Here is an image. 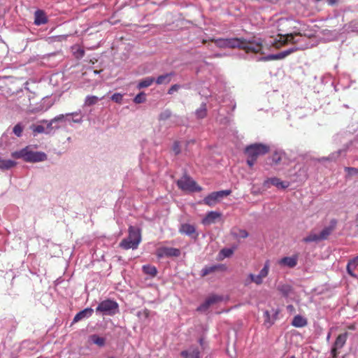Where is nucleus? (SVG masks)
Listing matches in <instances>:
<instances>
[{
  "instance_id": "27",
  "label": "nucleus",
  "mask_w": 358,
  "mask_h": 358,
  "mask_svg": "<svg viewBox=\"0 0 358 358\" xmlns=\"http://www.w3.org/2000/svg\"><path fill=\"white\" fill-rule=\"evenodd\" d=\"M231 48H235L236 46H230ZM239 48L243 50L246 53L253 52L257 53L259 52L262 50V46H237Z\"/></svg>"
},
{
  "instance_id": "34",
  "label": "nucleus",
  "mask_w": 358,
  "mask_h": 358,
  "mask_svg": "<svg viewBox=\"0 0 358 358\" xmlns=\"http://www.w3.org/2000/svg\"><path fill=\"white\" fill-rule=\"evenodd\" d=\"M99 101V98L96 96H87L85 101L86 106H90L96 104Z\"/></svg>"
},
{
  "instance_id": "16",
  "label": "nucleus",
  "mask_w": 358,
  "mask_h": 358,
  "mask_svg": "<svg viewBox=\"0 0 358 358\" xmlns=\"http://www.w3.org/2000/svg\"><path fill=\"white\" fill-rule=\"evenodd\" d=\"M297 257H285L278 261V264L281 266H285L289 268H294L297 264Z\"/></svg>"
},
{
  "instance_id": "56",
  "label": "nucleus",
  "mask_w": 358,
  "mask_h": 358,
  "mask_svg": "<svg viewBox=\"0 0 358 358\" xmlns=\"http://www.w3.org/2000/svg\"><path fill=\"white\" fill-rule=\"evenodd\" d=\"M287 308H289V309H292L293 306H288Z\"/></svg>"
},
{
  "instance_id": "18",
  "label": "nucleus",
  "mask_w": 358,
  "mask_h": 358,
  "mask_svg": "<svg viewBox=\"0 0 358 358\" xmlns=\"http://www.w3.org/2000/svg\"><path fill=\"white\" fill-rule=\"evenodd\" d=\"M262 45L260 42H255V44H253L252 42L248 41L246 42L245 40L241 39V38H230V39H226L225 41L222 45Z\"/></svg>"
},
{
  "instance_id": "39",
  "label": "nucleus",
  "mask_w": 358,
  "mask_h": 358,
  "mask_svg": "<svg viewBox=\"0 0 358 358\" xmlns=\"http://www.w3.org/2000/svg\"><path fill=\"white\" fill-rule=\"evenodd\" d=\"M172 151L174 152L175 155H178L180 153V145L178 141H175L172 146Z\"/></svg>"
},
{
  "instance_id": "22",
  "label": "nucleus",
  "mask_w": 358,
  "mask_h": 358,
  "mask_svg": "<svg viewBox=\"0 0 358 358\" xmlns=\"http://www.w3.org/2000/svg\"><path fill=\"white\" fill-rule=\"evenodd\" d=\"M348 336V334L347 332L339 334L334 343V346L336 347V348H342L346 343Z\"/></svg>"
},
{
  "instance_id": "12",
  "label": "nucleus",
  "mask_w": 358,
  "mask_h": 358,
  "mask_svg": "<svg viewBox=\"0 0 358 358\" xmlns=\"http://www.w3.org/2000/svg\"><path fill=\"white\" fill-rule=\"evenodd\" d=\"M179 232L187 235L189 236H193L196 238L198 234L196 233V228L194 225L189 224H182L179 228Z\"/></svg>"
},
{
  "instance_id": "48",
  "label": "nucleus",
  "mask_w": 358,
  "mask_h": 358,
  "mask_svg": "<svg viewBox=\"0 0 358 358\" xmlns=\"http://www.w3.org/2000/svg\"><path fill=\"white\" fill-rule=\"evenodd\" d=\"M339 348H336V347L333 346L332 349H331V355H332V358H336L337 357V355H338V352L337 350H338Z\"/></svg>"
},
{
  "instance_id": "15",
  "label": "nucleus",
  "mask_w": 358,
  "mask_h": 358,
  "mask_svg": "<svg viewBox=\"0 0 358 358\" xmlns=\"http://www.w3.org/2000/svg\"><path fill=\"white\" fill-rule=\"evenodd\" d=\"M221 213L215 211L209 212L202 220V224L204 225H210L216 222L221 217Z\"/></svg>"
},
{
  "instance_id": "47",
  "label": "nucleus",
  "mask_w": 358,
  "mask_h": 358,
  "mask_svg": "<svg viewBox=\"0 0 358 358\" xmlns=\"http://www.w3.org/2000/svg\"><path fill=\"white\" fill-rule=\"evenodd\" d=\"M256 161L257 159L252 157H248V159H247V164L250 167H252Z\"/></svg>"
},
{
  "instance_id": "53",
  "label": "nucleus",
  "mask_w": 358,
  "mask_h": 358,
  "mask_svg": "<svg viewBox=\"0 0 358 358\" xmlns=\"http://www.w3.org/2000/svg\"><path fill=\"white\" fill-rule=\"evenodd\" d=\"M348 329H352V330H354L355 329V326L354 324L352 325H350L348 327Z\"/></svg>"
},
{
  "instance_id": "35",
  "label": "nucleus",
  "mask_w": 358,
  "mask_h": 358,
  "mask_svg": "<svg viewBox=\"0 0 358 358\" xmlns=\"http://www.w3.org/2000/svg\"><path fill=\"white\" fill-rule=\"evenodd\" d=\"M146 101V95L144 92H140L134 99V102L136 103H142Z\"/></svg>"
},
{
  "instance_id": "44",
  "label": "nucleus",
  "mask_w": 358,
  "mask_h": 358,
  "mask_svg": "<svg viewBox=\"0 0 358 358\" xmlns=\"http://www.w3.org/2000/svg\"><path fill=\"white\" fill-rule=\"evenodd\" d=\"M180 86L179 85L175 84L169 88L168 93L169 94H172L174 92L178 91L180 89Z\"/></svg>"
},
{
  "instance_id": "58",
  "label": "nucleus",
  "mask_w": 358,
  "mask_h": 358,
  "mask_svg": "<svg viewBox=\"0 0 358 358\" xmlns=\"http://www.w3.org/2000/svg\"><path fill=\"white\" fill-rule=\"evenodd\" d=\"M290 358H295V357L294 356H292Z\"/></svg>"
},
{
  "instance_id": "5",
  "label": "nucleus",
  "mask_w": 358,
  "mask_h": 358,
  "mask_svg": "<svg viewBox=\"0 0 358 358\" xmlns=\"http://www.w3.org/2000/svg\"><path fill=\"white\" fill-rule=\"evenodd\" d=\"M96 311L101 312L105 315H113L118 311V304L115 301L106 299L99 304Z\"/></svg>"
},
{
  "instance_id": "1",
  "label": "nucleus",
  "mask_w": 358,
  "mask_h": 358,
  "mask_svg": "<svg viewBox=\"0 0 358 358\" xmlns=\"http://www.w3.org/2000/svg\"><path fill=\"white\" fill-rule=\"evenodd\" d=\"M12 157L16 159H22L26 162L31 163L44 162L48 159L45 152L31 151L28 146L20 151L13 152Z\"/></svg>"
},
{
  "instance_id": "21",
  "label": "nucleus",
  "mask_w": 358,
  "mask_h": 358,
  "mask_svg": "<svg viewBox=\"0 0 358 358\" xmlns=\"http://www.w3.org/2000/svg\"><path fill=\"white\" fill-rule=\"evenodd\" d=\"M180 355L185 358H199L200 352L198 348H191L182 351Z\"/></svg>"
},
{
  "instance_id": "41",
  "label": "nucleus",
  "mask_w": 358,
  "mask_h": 358,
  "mask_svg": "<svg viewBox=\"0 0 358 358\" xmlns=\"http://www.w3.org/2000/svg\"><path fill=\"white\" fill-rule=\"evenodd\" d=\"M234 251L230 248H224L220 251V254L223 256V257H229L232 255Z\"/></svg>"
},
{
  "instance_id": "13",
  "label": "nucleus",
  "mask_w": 358,
  "mask_h": 358,
  "mask_svg": "<svg viewBox=\"0 0 358 358\" xmlns=\"http://www.w3.org/2000/svg\"><path fill=\"white\" fill-rule=\"evenodd\" d=\"M227 268L224 264H215L210 266H206L201 270V275L203 277L217 271H225Z\"/></svg>"
},
{
  "instance_id": "36",
  "label": "nucleus",
  "mask_w": 358,
  "mask_h": 358,
  "mask_svg": "<svg viewBox=\"0 0 358 358\" xmlns=\"http://www.w3.org/2000/svg\"><path fill=\"white\" fill-rule=\"evenodd\" d=\"M171 116V112L170 110L167 109L162 111L159 116V120H166L170 118Z\"/></svg>"
},
{
  "instance_id": "25",
  "label": "nucleus",
  "mask_w": 358,
  "mask_h": 358,
  "mask_svg": "<svg viewBox=\"0 0 358 358\" xmlns=\"http://www.w3.org/2000/svg\"><path fill=\"white\" fill-rule=\"evenodd\" d=\"M173 75H174L173 73L161 75L157 78L156 83L157 85L168 84L171 82V76Z\"/></svg>"
},
{
  "instance_id": "7",
  "label": "nucleus",
  "mask_w": 358,
  "mask_h": 358,
  "mask_svg": "<svg viewBox=\"0 0 358 358\" xmlns=\"http://www.w3.org/2000/svg\"><path fill=\"white\" fill-rule=\"evenodd\" d=\"M231 191L229 189L222 190L218 192H213L211 194L206 196L203 201V203L208 206H213L215 205L224 196L230 195Z\"/></svg>"
},
{
  "instance_id": "3",
  "label": "nucleus",
  "mask_w": 358,
  "mask_h": 358,
  "mask_svg": "<svg viewBox=\"0 0 358 358\" xmlns=\"http://www.w3.org/2000/svg\"><path fill=\"white\" fill-rule=\"evenodd\" d=\"M270 261L266 260L264 263V267L258 275H254L252 273H250L248 275V278L245 280V285H249L252 282H254L257 285H262L263 283V279L268 275Z\"/></svg>"
},
{
  "instance_id": "6",
  "label": "nucleus",
  "mask_w": 358,
  "mask_h": 358,
  "mask_svg": "<svg viewBox=\"0 0 358 358\" xmlns=\"http://www.w3.org/2000/svg\"><path fill=\"white\" fill-rule=\"evenodd\" d=\"M177 185L180 189L188 192H200L201 188L196 185V183L190 177L184 176L177 181Z\"/></svg>"
},
{
  "instance_id": "37",
  "label": "nucleus",
  "mask_w": 358,
  "mask_h": 358,
  "mask_svg": "<svg viewBox=\"0 0 358 358\" xmlns=\"http://www.w3.org/2000/svg\"><path fill=\"white\" fill-rule=\"evenodd\" d=\"M23 131V127L20 124H17L13 129V133L18 137L21 136Z\"/></svg>"
},
{
  "instance_id": "59",
  "label": "nucleus",
  "mask_w": 358,
  "mask_h": 358,
  "mask_svg": "<svg viewBox=\"0 0 358 358\" xmlns=\"http://www.w3.org/2000/svg\"><path fill=\"white\" fill-rule=\"evenodd\" d=\"M110 358H113V357H110Z\"/></svg>"
},
{
  "instance_id": "42",
  "label": "nucleus",
  "mask_w": 358,
  "mask_h": 358,
  "mask_svg": "<svg viewBox=\"0 0 358 358\" xmlns=\"http://www.w3.org/2000/svg\"><path fill=\"white\" fill-rule=\"evenodd\" d=\"M32 128V130L34 133L36 134H41V133H43L44 131H45V128L42 125H37V126H34L33 125L31 127Z\"/></svg>"
},
{
  "instance_id": "38",
  "label": "nucleus",
  "mask_w": 358,
  "mask_h": 358,
  "mask_svg": "<svg viewBox=\"0 0 358 358\" xmlns=\"http://www.w3.org/2000/svg\"><path fill=\"white\" fill-rule=\"evenodd\" d=\"M123 95L120 93H115L112 95L111 99L117 103H121L122 101Z\"/></svg>"
},
{
  "instance_id": "23",
  "label": "nucleus",
  "mask_w": 358,
  "mask_h": 358,
  "mask_svg": "<svg viewBox=\"0 0 358 358\" xmlns=\"http://www.w3.org/2000/svg\"><path fill=\"white\" fill-rule=\"evenodd\" d=\"M231 234L235 238H245L248 236V233L246 230L238 227H234L231 231Z\"/></svg>"
},
{
  "instance_id": "46",
  "label": "nucleus",
  "mask_w": 358,
  "mask_h": 358,
  "mask_svg": "<svg viewBox=\"0 0 358 358\" xmlns=\"http://www.w3.org/2000/svg\"><path fill=\"white\" fill-rule=\"evenodd\" d=\"M264 316H265V321H264L265 324L268 323V327H270L273 324V322H270V314H269L268 311H267V310L265 311Z\"/></svg>"
},
{
  "instance_id": "33",
  "label": "nucleus",
  "mask_w": 358,
  "mask_h": 358,
  "mask_svg": "<svg viewBox=\"0 0 358 358\" xmlns=\"http://www.w3.org/2000/svg\"><path fill=\"white\" fill-rule=\"evenodd\" d=\"M196 114L199 118H204L207 115L206 105L205 103L202 104L201 107L196 110Z\"/></svg>"
},
{
  "instance_id": "26",
  "label": "nucleus",
  "mask_w": 358,
  "mask_h": 358,
  "mask_svg": "<svg viewBox=\"0 0 358 358\" xmlns=\"http://www.w3.org/2000/svg\"><path fill=\"white\" fill-rule=\"evenodd\" d=\"M16 162L11 159H6L0 158V169H9L16 165Z\"/></svg>"
},
{
  "instance_id": "31",
  "label": "nucleus",
  "mask_w": 358,
  "mask_h": 358,
  "mask_svg": "<svg viewBox=\"0 0 358 358\" xmlns=\"http://www.w3.org/2000/svg\"><path fill=\"white\" fill-rule=\"evenodd\" d=\"M320 241H321L320 235L313 233L310 234L308 236L303 238V241L305 243L317 242Z\"/></svg>"
},
{
  "instance_id": "49",
  "label": "nucleus",
  "mask_w": 358,
  "mask_h": 358,
  "mask_svg": "<svg viewBox=\"0 0 358 358\" xmlns=\"http://www.w3.org/2000/svg\"><path fill=\"white\" fill-rule=\"evenodd\" d=\"M64 117V115H59L55 117H54L53 119H52V122H58V121H62Z\"/></svg>"
},
{
  "instance_id": "30",
  "label": "nucleus",
  "mask_w": 358,
  "mask_h": 358,
  "mask_svg": "<svg viewBox=\"0 0 358 358\" xmlns=\"http://www.w3.org/2000/svg\"><path fill=\"white\" fill-rule=\"evenodd\" d=\"M91 341L99 347H102L105 345L106 340L104 338L100 337L98 335L94 334L91 336Z\"/></svg>"
},
{
  "instance_id": "57",
  "label": "nucleus",
  "mask_w": 358,
  "mask_h": 358,
  "mask_svg": "<svg viewBox=\"0 0 358 358\" xmlns=\"http://www.w3.org/2000/svg\"><path fill=\"white\" fill-rule=\"evenodd\" d=\"M99 72H100L99 71H96H96H94V73H99Z\"/></svg>"
},
{
  "instance_id": "45",
  "label": "nucleus",
  "mask_w": 358,
  "mask_h": 358,
  "mask_svg": "<svg viewBox=\"0 0 358 358\" xmlns=\"http://www.w3.org/2000/svg\"><path fill=\"white\" fill-rule=\"evenodd\" d=\"M345 171H347L348 173L351 175H355L358 173V169L353 167H346Z\"/></svg>"
},
{
  "instance_id": "28",
  "label": "nucleus",
  "mask_w": 358,
  "mask_h": 358,
  "mask_svg": "<svg viewBox=\"0 0 358 358\" xmlns=\"http://www.w3.org/2000/svg\"><path fill=\"white\" fill-rule=\"evenodd\" d=\"M155 81V78H152V77H148L142 80H141L138 85H137V87L138 89H142V88H145V87H148L149 86H150L153 82Z\"/></svg>"
},
{
  "instance_id": "50",
  "label": "nucleus",
  "mask_w": 358,
  "mask_h": 358,
  "mask_svg": "<svg viewBox=\"0 0 358 358\" xmlns=\"http://www.w3.org/2000/svg\"><path fill=\"white\" fill-rule=\"evenodd\" d=\"M327 1L329 5L333 6L335 3H336L338 1V0H327Z\"/></svg>"
},
{
  "instance_id": "19",
  "label": "nucleus",
  "mask_w": 358,
  "mask_h": 358,
  "mask_svg": "<svg viewBox=\"0 0 358 358\" xmlns=\"http://www.w3.org/2000/svg\"><path fill=\"white\" fill-rule=\"evenodd\" d=\"M34 24L36 25L44 24L48 22L45 13L42 10H37L34 13Z\"/></svg>"
},
{
  "instance_id": "43",
  "label": "nucleus",
  "mask_w": 358,
  "mask_h": 358,
  "mask_svg": "<svg viewBox=\"0 0 358 358\" xmlns=\"http://www.w3.org/2000/svg\"><path fill=\"white\" fill-rule=\"evenodd\" d=\"M284 38H285V41L283 43H281L280 45H285V43L292 42V43H298V41H292L294 39V36L290 34H287L286 36H284Z\"/></svg>"
},
{
  "instance_id": "4",
  "label": "nucleus",
  "mask_w": 358,
  "mask_h": 358,
  "mask_svg": "<svg viewBox=\"0 0 358 358\" xmlns=\"http://www.w3.org/2000/svg\"><path fill=\"white\" fill-rule=\"evenodd\" d=\"M270 148L268 145L262 143H254L245 148V154L248 157H252L257 159L259 156L268 153Z\"/></svg>"
},
{
  "instance_id": "29",
  "label": "nucleus",
  "mask_w": 358,
  "mask_h": 358,
  "mask_svg": "<svg viewBox=\"0 0 358 358\" xmlns=\"http://www.w3.org/2000/svg\"><path fill=\"white\" fill-rule=\"evenodd\" d=\"M143 271L145 274H148L152 277L156 276L157 273L156 267L152 265H144L143 266Z\"/></svg>"
},
{
  "instance_id": "11",
  "label": "nucleus",
  "mask_w": 358,
  "mask_h": 358,
  "mask_svg": "<svg viewBox=\"0 0 358 358\" xmlns=\"http://www.w3.org/2000/svg\"><path fill=\"white\" fill-rule=\"evenodd\" d=\"M221 298L216 295H213L208 297L206 301L201 304L197 308L196 310L199 312H205L206 311L209 307L220 301Z\"/></svg>"
},
{
  "instance_id": "2",
  "label": "nucleus",
  "mask_w": 358,
  "mask_h": 358,
  "mask_svg": "<svg viewBox=\"0 0 358 358\" xmlns=\"http://www.w3.org/2000/svg\"><path fill=\"white\" fill-rule=\"evenodd\" d=\"M128 231V237L122 240L120 243V247L124 250H129L130 248L133 250L137 249L141 242V229L133 226H129Z\"/></svg>"
},
{
  "instance_id": "17",
  "label": "nucleus",
  "mask_w": 358,
  "mask_h": 358,
  "mask_svg": "<svg viewBox=\"0 0 358 358\" xmlns=\"http://www.w3.org/2000/svg\"><path fill=\"white\" fill-rule=\"evenodd\" d=\"M93 313V310L91 308H87L78 312L73 320V323H76L85 318L90 317Z\"/></svg>"
},
{
  "instance_id": "52",
  "label": "nucleus",
  "mask_w": 358,
  "mask_h": 358,
  "mask_svg": "<svg viewBox=\"0 0 358 358\" xmlns=\"http://www.w3.org/2000/svg\"><path fill=\"white\" fill-rule=\"evenodd\" d=\"M54 122H52V120L48 123V127L50 128Z\"/></svg>"
},
{
  "instance_id": "54",
  "label": "nucleus",
  "mask_w": 358,
  "mask_h": 358,
  "mask_svg": "<svg viewBox=\"0 0 358 358\" xmlns=\"http://www.w3.org/2000/svg\"><path fill=\"white\" fill-rule=\"evenodd\" d=\"M270 45H277V43L275 41H273V42H271Z\"/></svg>"
},
{
  "instance_id": "14",
  "label": "nucleus",
  "mask_w": 358,
  "mask_h": 358,
  "mask_svg": "<svg viewBox=\"0 0 358 358\" xmlns=\"http://www.w3.org/2000/svg\"><path fill=\"white\" fill-rule=\"evenodd\" d=\"M337 222L336 220H332L330 222V225L324 228L320 233V238L322 240H326L329 235L334 231L336 227Z\"/></svg>"
},
{
  "instance_id": "20",
  "label": "nucleus",
  "mask_w": 358,
  "mask_h": 358,
  "mask_svg": "<svg viewBox=\"0 0 358 358\" xmlns=\"http://www.w3.org/2000/svg\"><path fill=\"white\" fill-rule=\"evenodd\" d=\"M358 266V256L354 257L353 259L349 260L347 264V272L352 277H356V275L354 273V270Z\"/></svg>"
},
{
  "instance_id": "40",
  "label": "nucleus",
  "mask_w": 358,
  "mask_h": 358,
  "mask_svg": "<svg viewBox=\"0 0 358 358\" xmlns=\"http://www.w3.org/2000/svg\"><path fill=\"white\" fill-rule=\"evenodd\" d=\"M281 154L278 152H275L272 155V162L275 164H279L281 161Z\"/></svg>"
},
{
  "instance_id": "9",
  "label": "nucleus",
  "mask_w": 358,
  "mask_h": 358,
  "mask_svg": "<svg viewBox=\"0 0 358 358\" xmlns=\"http://www.w3.org/2000/svg\"><path fill=\"white\" fill-rule=\"evenodd\" d=\"M263 185L266 188H269L271 185H273L279 189H283L287 188L289 185V182L282 181L278 178L273 177L265 180L263 182Z\"/></svg>"
},
{
  "instance_id": "32",
  "label": "nucleus",
  "mask_w": 358,
  "mask_h": 358,
  "mask_svg": "<svg viewBox=\"0 0 358 358\" xmlns=\"http://www.w3.org/2000/svg\"><path fill=\"white\" fill-rule=\"evenodd\" d=\"M72 50L77 59L82 58L84 56L85 50L81 46H72Z\"/></svg>"
},
{
  "instance_id": "55",
  "label": "nucleus",
  "mask_w": 358,
  "mask_h": 358,
  "mask_svg": "<svg viewBox=\"0 0 358 358\" xmlns=\"http://www.w3.org/2000/svg\"><path fill=\"white\" fill-rule=\"evenodd\" d=\"M78 115L77 113H67L66 115Z\"/></svg>"
},
{
  "instance_id": "8",
  "label": "nucleus",
  "mask_w": 358,
  "mask_h": 358,
  "mask_svg": "<svg viewBox=\"0 0 358 358\" xmlns=\"http://www.w3.org/2000/svg\"><path fill=\"white\" fill-rule=\"evenodd\" d=\"M180 254V250L175 248L161 247L156 250V255L159 259L163 257H178Z\"/></svg>"
},
{
  "instance_id": "10",
  "label": "nucleus",
  "mask_w": 358,
  "mask_h": 358,
  "mask_svg": "<svg viewBox=\"0 0 358 358\" xmlns=\"http://www.w3.org/2000/svg\"><path fill=\"white\" fill-rule=\"evenodd\" d=\"M297 50L298 48H289V50L282 51L278 54L267 55L266 57H263L262 59L264 61L282 59L286 57L287 56L289 55L290 54L293 53L294 52L296 51Z\"/></svg>"
},
{
  "instance_id": "51",
  "label": "nucleus",
  "mask_w": 358,
  "mask_h": 358,
  "mask_svg": "<svg viewBox=\"0 0 358 358\" xmlns=\"http://www.w3.org/2000/svg\"><path fill=\"white\" fill-rule=\"evenodd\" d=\"M143 315H144L145 317H146V318L148 317L150 315V311L148 309H145L143 310Z\"/></svg>"
},
{
  "instance_id": "24",
  "label": "nucleus",
  "mask_w": 358,
  "mask_h": 358,
  "mask_svg": "<svg viewBox=\"0 0 358 358\" xmlns=\"http://www.w3.org/2000/svg\"><path fill=\"white\" fill-rule=\"evenodd\" d=\"M292 324L295 327H303L307 325V320L306 318L298 315L293 318Z\"/></svg>"
}]
</instances>
